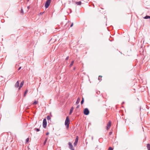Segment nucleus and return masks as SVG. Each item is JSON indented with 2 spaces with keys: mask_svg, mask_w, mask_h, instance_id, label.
Listing matches in <instances>:
<instances>
[{
  "mask_svg": "<svg viewBox=\"0 0 150 150\" xmlns=\"http://www.w3.org/2000/svg\"><path fill=\"white\" fill-rule=\"evenodd\" d=\"M70 121L68 117H67L65 122V125L66 126L67 129H68L69 128V124Z\"/></svg>",
  "mask_w": 150,
  "mask_h": 150,
  "instance_id": "f257e3e1",
  "label": "nucleus"
},
{
  "mask_svg": "<svg viewBox=\"0 0 150 150\" xmlns=\"http://www.w3.org/2000/svg\"><path fill=\"white\" fill-rule=\"evenodd\" d=\"M51 1V0H47L46 1L45 4V6L46 8H47L48 7L50 4Z\"/></svg>",
  "mask_w": 150,
  "mask_h": 150,
  "instance_id": "f03ea898",
  "label": "nucleus"
},
{
  "mask_svg": "<svg viewBox=\"0 0 150 150\" xmlns=\"http://www.w3.org/2000/svg\"><path fill=\"white\" fill-rule=\"evenodd\" d=\"M84 114L86 115H88L89 114V111L87 108H85L84 110Z\"/></svg>",
  "mask_w": 150,
  "mask_h": 150,
  "instance_id": "7ed1b4c3",
  "label": "nucleus"
},
{
  "mask_svg": "<svg viewBox=\"0 0 150 150\" xmlns=\"http://www.w3.org/2000/svg\"><path fill=\"white\" fill-rule=\"evenodd\" d=\"M47 124L46 120L45 118L43 119L42 124V125L44 128H46L47 126Z\"/></svg>",
  "mask_w": 150,
  "mask_h": 150,
  "instance_id": "20e7f679",
  "label": "nucleus"
},
{
  "mask_svg": "<svg viewBox=\"0 0 150 150\" xmlns=\"http://www.w3.org/2000/svg\"><path fill=\"white\" fill-rule=\"evenodd\" d=\"M69 149H71V150H74V148H73V146L72 144L71 143V142H69Z\"/></svg>",
  "mask_w": 150,
  "mask_h": 150,
  "instance_id": "39448f33",
  "label": "nucleus"
},
{
  "mask_svg": "<svg viewBox=\"0 0 150 150\" xmlns=\"http://www.w3.org/2000/svg\"><path fill=\"white\" fill-rule=\"evenodd\" d=\"M111 122L110 121L107 124V130H108L109 129H110V128L111 126Z\"/></svg>",
  "mask_w": 150,
  "mask_h": 150,
  "instance_id": "423d86ee",
  "label": "nucleus"
},
{
  "mask_svg": "<svg viewBox=\"0 0 150 150\" xmlns=\"http://www.w3.org/2000/svg\"><path fill=\"white\" fill-rule=\"evenodd\" d=\"M24 83V81H22L21 82V83L20 84V86H19V89H18L19 90L22 87V86L23 85Z\"/></svg>",
  "mask_w": 150,
  "mask_h": 150,
  "instance_id": "0eeeda50",
  "label": "nucleus"
},
{
  "mask_svg": "<svg viewBox=\"0 0 150 150\" xmlns=\"http://www.w3.org/2000/svg\"><path fill=\"white\" fill-rule=\"evenodd\" d=\"M19 81H18L15 85V87L17 88H18L19 86Z\"/></svg>",
  "mask_w": 150,
  "mask_h": 150,
  "instance_id": "6e6552de",
  "label": "nucleus"
},
{
  "mask_svg": "<svg viewBox=\"0 0 150 150\" xmlns=\"http://www.w3.org/2000/svg\"><path fill=\"white\" fill-rule=\"evenodd\" d=\"M80 98H77V101L76 103V105L78 104L80 102Z\"/></svg>",
  "mask_w": 150,
  "mask_h": 150,
  "instance_id": "1a4fd4ad",
  "label": "nucleus"
},
{
  "mask_svg": "<svg viewBox=\"0 0 150 150\" xmlns=\"http://www.w3.org/2000/svg\"><path fill=\"white\" fill-rule=\"evenodd\" d=\"M74 110V107H72L71 109H70V112H69V115H70L71 114V113H72V112H73V111Z\"/></svg>",
  "mask_w": 150,
  "mask_h": 150,
  "instance_id": "9d476101",
  "label": "nucleus"
},
{
  "mask_svg": "<svg viewBox=\"0 0 150 150\" xmlns=\"http://www.w3.org/2000/svg\"><path fill=\"white\" fill-rule=\"evenodd\" d=\"M147 147L148 150H150V144H147Z\"/></svg>",
  "mask_w": 150,
  "mask_h": 150,
  "instance_id": "9b49d317",
  "label": "nucleus"
},
{
  "mask_svg": "<svg viewBox=\"0 0 150 150\" xmlns=\"http://www.w3.org/2000/svg\"><path fill=\"white\" fill-rule=\"evenodd\" d=\"M76 4L78 5H79L81 4V1L76 2Z\"/></svg>",
  "mask_w": 150,
  "mask_h": 150,
  "instance_id": "f8f14e48",
  "label": "nucleus"
},
{
  "mask_svg": "<svg viewBox=\"0 0 150 150\" xmlns=\"http://www.w3.org/2000/svg\"><path fill=\"white\" fill-rule=\"evenodd\" d=\"M78 139H79V137L78 136H77L76 137L75 142L78 143Z\"/></svg>",
  "mask_w": 150,
  "mask_h": 150,
  "instance_id": "ddd939ff",
  "label": "nucleus"
},
{
  "mask_svg": "<svg viewBox=\"0 0 150 150\" xmlns=\"http://www.w3.org/2000/svg\"><path fill=\"white\" fill-rule=\"evenodd\" d=\"M102 76H99L98 77V80L100 81L102 80Z\"/></svg>",
  "mask_w": 150,
  "mask_h": 150,
  "instance_id": "4468645a",
  "label": "nucleus"
},
{
  "mask_svg": "<svg viewBox=\"0 0 150 150\" xmlns=\"http://www.w3.org/2000/svg\"><path fill=\"white\" fill-rule=\"evenodd\" d=\"M27 91H28V90L27 89L25 91V92L24 93V95H23L24 97H25V96L26 95V94H27Z\"/></svg>",
  "mask_w": 150,
  "mask_h": 150,
  "instance_id": "2eb2a0df",
  "label": "nucleus"
},
{
  "mask_svg": "<svg viewBox=\"0 0 150 150\" xmlns=\"http://www.w3.org/2000/svg\"><path fill=\"white\" fill-rule=\"evenodd\" d=\"M144 18L145 19H147L148 18H150V16H146L144 17Z\"/></svg>",
  "mask_w": 150,
  "mask_h": 150,
  "instance_id": "dca6fc26",
  "label": "nucleus"
},
{
  "mask_svg": "<svg viewBox=\"0 0 150 150\" xmlns=\"http://www.w3.org/2000/svg\"><path fill=\"white\" fill-rule=\"evenodd\" d=\"M74 63V61H72V62H71V63L70 64V65H69L70 67H72V66L73 65Z\"/></svg>",
  "mask_w": 150,
  "mask_h": 150,
  "instance_id": "f3484780",
  "label": "nucleus"
},
{
  "mask_svg": "<svg viewBox=\"0 0 150 150\" xmlns=\"http://www.w3.org/2000/svg\"><path fill=\"white\" fill-rule=\"evenodd\" d=\"M38 103V101H35L33 103V105H35L37 104Z\"/></svg>",
  "mask_w": 150,
  "mask_h": 150,
  "instance_id": "a211bd4d",
  "label": "nucleus"
},
{
  "mask_svg": "<svg viewBox=\"0 0 150 150\" xmlns=\"http://www.w3.org/2000/svg\"><path fill=\"white\" fill-rule=\"evenodd\" d=\"M47 119L48 120H49L51 119V118L50 116L48 115L47 117Z\"/></svg>",
  "mask_w": 150,
  "mask_h": 150,
  "instance_id": "6ab92c4d",
  "label": "nucleus"
},
{
  "mask_svg": "<svg viewBox=\"0 0 150 150\" xmlns=\"http://www.w3.org/2000/svg\"><path fill=\"white\" fill-rule=\"evenodd\" d=\"M34 130H36V131L37 132H39L40 131V129H39V128H35V129H34Z\"/></svg>",
  "mask_w": 150,
  "mask_h": 150,
  "instance_id": "aec40b11",
  "label": "nucleus"
},
{
  "mask_svg": "<svg viewBox=\"0 0 150 150\" xmlns=\"http://www.w3.org/2000/svg\"><path fill=\"white\" fill-rule=\"evenodd\" d=\"M83 102H84V99H83V98H82V100H81V104H82L83 103Z\"/></svg>",
  "mask_w": 150,
  "mask_h": 150,
  "instance_id": "412c9836",
  "label": "nucleus"
},
{
  "mask_svg": "<svg viewBox=\"0 0 150 150\" xmlns=\"http://www.w3.org/2000/svg\"><path fill=\"white\" fill-rule=\"evenodd\" d=\"M113 149L111 147H110L109 149H108V150H113Z\"/></svg>",
  "mask_w": 150,
  "mask_h": 150,
  "instance_id": "4be33fe9",
  "label": "nucleus"
},
{
  "mask_svg": "<svg viewBox=\"0 0 150 150\" xmlns=\"http://www.w3.org/2000/svg\"><path fill=\"white\" fill-rule=\"evenodd\" d=\"M21 13L22 14H23V10L22 9H21Z\"/></svg>",
  "mask_w": 150,
  "mask_h": 150,
  "instance_id": "5701e85b",
  "label": "nucleus"
},
{
  "mask_svg": "<svg viewBox=\"0 0 150 150\" xmlns=\"http://www.w3.org/2000/svg\"><path fill=\"white\" fill-rule=\"evenodd\" d=\"M77 142H74V146H76L77 144Z\"/></svg>",
  "mask_w": 150,
  "mask_h": 150,
  "instance_id": "b1692460",
  "label": "nucleus"
},
{
  "mask_svg": "<svg viewBox=\"0 0 150 150\" xmlns=\"http://www.w3.org/2000/svg\"><path fill=\"white\" fill-rule=\"evenodd\" d=\"M47 138H46L45 140V142H44V144H45L46 143L47 141Z\"/></svg>",
  "mask_w": 150,
  "mask_h": 150,
  "instance_id": "393cba45",
  "label": "nucleus"
},
{
  "mask_svg": "<svg viewBox=\"0 0 150 150\" xmlns=\"http://www.w3.org/2000/svg\"><path fill=\"white\" fill-rule=\"evenodd\" d=\"M29 140V139L28 138H27L26 139V142H28Z\"/></svg>",
  "mask_w": 150,
  "mask_h": 150,
  "instance_id": "a878e982",
  "label": "nucleus"
},
{
  "mask_svg": "<svg viewBox=\"0 0 150 150\" xmlns=\"http://www.w3.org/2000/svg\"><path fill=\"white\" fill-rule=\"evenodd\" d=\"M79 107H80V105H78L76 107V109H78V108H79Z\"/></svg>",
  "mask_w": 150,
  "mask_h": 150,
  "instance_id": "bb28decb",
  "label": "nucleus"
},
{
  "mask_svg": "<svg viewBox=\"0 0 150 150\" xmlns=\"http://www.w3.org/2000/svg\"><path fill=\"white\" fill-rule=\"evenodd\" d=\"M68 59H69V57H67L66 58V60H67Z\"/></svg>",
  "mask_w": 150,
  "mask_h": 150,
  "instance_id": "cd10ccee",
  "label": "nucleus"
},
{
  "mask_svg": "<svg viewBox=\"0 0 150 150\" xmlns=\"http://www.w3.org/2000/svg\"><path fill=\"white\" fill-rule=\"evenodd\" d=\"M73 23H71V25H70V27H72V26H73Z\"/></svg>",
  "mask_w": 150,
  "mask_h": 150,
  "instance_id": "c85d7f7f",
  "label": "nucleus"
},
{
  "mask_svg": "<svg viewBox=\"0 0 150 150\" xmlns=\"http://www.w3.org/2000/svg\"><path fill=\"white\" fill-rule=\"evenodd\" d=\"M21 67H20L18 69V70H20L21 69Z\"/></svg>",
  "mask_w": 150,
  "mask_h": 150,
  "instance_id": "c756f323",
  "label": "nucleus"
},
{
  "mask_svg": "<svg viewBox=\"0 0 150 150\" xmlns=\"http://www.w3.org/2000/svg\"><path fill=\"white\" fill-rule=\"evenodd\" d=\"M49 134V132H47V133H46V135H48V134Z\"/></svg>",
  "mask_w": 150,
  "mask_h": 150,
  "instance_id": "7c9ffc66",
  "label": "nucleus"
},
{
  "mask_svg": "<svg viewBox=\"0 0 150 150\" xmlns=\"http://www.w3.org/2000/svg\"><path fill=\"white\" fill-rule=\"evenodd\" d=\"M44 13V12H40V15H42L43 14V13Z\"/></svg>",
  "mask_w": 150,
  "mask_h": 150,
  "instance_id": "2f4dec72",
  "label": "nucleus"
},
{
  "mask_svg": "<svg viewBox=\"0 0 150 150\" xmlns=\"http://www.w3.org/2000/svg\"><path fill=\"white\" fill-rule=\"evenodd\" d=\"M27 8H28V9L29 8H30V7L29 6H28L27 7Z\"/></svg>",
  "mask_w": 150,
  "mask_h": 150,
  "instance_id": "473e14b6",
  "label": "nucleus"
},
{
  "mask_svg": "<svg viewBox=\"0 0 150 150\" xmlns=\"http://www.w3.org/2000/svg\"><path fill=\"white\" fill-rule=\"evenodd\" d=\"M111 133H112V132H110V134H111Z\"/></svg>",
  "mask_w": 150,
  "mask_h": 150,
  "instance_id": "72a5a7b5",
  "label": "nucleus"
},
{
  "mask_svg": "<svg viewBox=\"0 0 150 150\" xmlns=\"http://www.w3.org/2000/svg\"><path fill=\"white\" fill-rule=\"evenodd\" d=\"M124 103V102H123L122 104H123V103Z\"/></svg>",
  "mask_w": 150,
  "mask_h": 150,
  "instance_id": "f704fd0d",
  "label": "nucleus"
},
{
  "mask_svg": "<svg viewBox=\"0 0 150 150\" xmlns=\"http://www.w3.org/2000/svg\"><path fill=\"white\" fill-rule=\"evenodd\" d=\"M75 69V68H74V69Z\"/></svg>",
  "mask_w": 150,
  "mask_h": 150,
  "instance_id": "c9c22d12",
  "label": "nucleus"
},
{
  "mask_svg": "<svg viewBox=\"0 0 150 150\" xmlns=\"http://www.w3.org/2000/svg\"><path fill=\"white\" fill-rule=\"evenodd\" d=\"M29 0H28V1Z\"/></svg>",
  "mask_w": 150,
  "mask_h": 150,
  "instance_id": "e433bc0d",
  "label": "nucleus"
}]
</instances>
